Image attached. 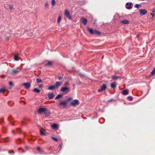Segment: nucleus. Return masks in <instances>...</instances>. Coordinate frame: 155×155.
<instances>
[{
    "label": "nucleus",
    "instance_id": "obj_34",
    "mask_svg": "<svg viewBox=\"0 0 155 155\" xmlns=\"http://www.w3.org/2000/svg\"><path fill=\"white\" fill-rule=\"evenodd\" d=\"M40 134L42 135H44L45 134L44 132L42 131L41 130H40Z\"/></svg>",
    "mask_w": 155,
    "mask_h": 155
},
{
    "label": "nucleus",
    "instance_id": "obj_30",
    "mask_svg": "<svg viewBox=\"0 0 155 155\" xmlns=\"http://www.w3.org/2000/svg\"><path fill=\"white\" fill-rule=\"evenodd\" d=\"M140 6V5L139 4H136L134 5V7L136 8H139Z\"/></svg>",
    "mask_w": 155,
    "mask_h": 155
},
{
    "label": "nucleus",
    "instance_id": "obj_5",
    "mask_svg": "<svg viewBox=\"0 0 155 155\" xmlns=\"http://www.w3.org/2000/svg\"><path fill=\"white\" fill-rule=\"evenodd\" d=\"M107 88V87L106 84H104L101 87V89L98 90V92H101L102 91H105Z\"/></svg>",
    "mask_w": 155,
    "mask_h": 155
},
{
    "label": "nucleus",
    "instance_id": "obj_7",
    "mask_svg": "<svg viewBox=\"0 0 155 155\" xmlns=\"http://www.w3.org/2000/svg\"><path fill=\"white\" fill-rule=\"evenodd\" d=\"M62 82H57L54 85L56 88H58L62 84Z\"/></svg>",
    "mask_w": 155,
    "mask_h": 155
},
{
    "label": "nucleus",
    "instance_id": "obj_12",
    "mask_svg": "<svg viewBox=\"0 0 155 155\" xmlns=\"http://www.w3.org/2000/svg\"><path fill=\"white\" fill-rule=\"evenodd\" d=\"M87 30L91 34H94V31L92 29L88 28Z\"/></svg>",
    "mask_w": 155,
    "mask_h": 155
},
{
    "label": "nucleus",
    "instance_id": "obj_23",
    "mask_svg": "<svg viewBox=\"0 0 155 155\" xmlns=\"http://www.w3.org/2000/svg\"><path fill=\"white\" fill-rule=\"evenodd\" d=\"M12 72L13 73H16L19 72V71L17 70V69H13L12 70Z\"/></svg>",
    "mask_w": 155,
    "mask_h": 155
},
{
    "label": "nucleus",
    "instance_id": "obj_18",
    "mask_svg": "<svg viewBox=\"0 0 155 155\" xmlns=\"http://www.w3.org/2000/svg\"><path fill=\"white\" fill-rule=\"evenodd\" d=\"M116 84L115 82L111 83L110 85V86L112 88H115L116 87Z\"/></svg>",
    "mask_w": 155,
    "mask_h": 155
},
{
    "label": "nucleus",
    "instance_id": "obj_39",
    "mask_svg": "<svg viewBox=\"0 0 155 155\" xmlns=\"http://www.w3.org/2000/svg\"><path fill=\"white\" fill-rule=\"evenodd\" d=\"M58 78L59 80H61V79L62 78H62V77L61 76H59L58 77Z\"/></svg>",
    "mask_w": 155,
    "mask_h": 155
},
{
    "label": "nucleus",
    "instance_id": "obj_40",
    "mask_svg": "<svg viewBox=\"0 0 155 155\" xmlns=\"http://www.w3.org/2000/svg\"><path fill=\"white\" fill-rule=\"evenodd\" d=\"M42 87V84H41L39 86V88H41Z\"/></svg>",
    "mask_w": 155,
    "mask_h": 155
},
{
    "label": "nucleus",
    "instance_id": "obj_31",
    "mask_svg": "<svg viewBox=\"0 0 155 155\" xmlns=\"http://www.w3.org/2000/svg\"><path fill=\"white\" fill-rule=\"evenodd\" d=\"M52 63L50 61H49L48 62V63L45 64L46 65H51L52 64Z\"/></svg>",
    "mask_w": 155,
    "mask_h": 155
},
{
    "label": "nucleus",
    "instance_id": "obj_36",
    "mask_svg": "<svg viewBox=\"0 0 155 155\" xmlns=\"http://www.w3.org/2000/svg\"><path fill=\"white\" fill-rule=\"evenodd\" d=\"M52 138L55 141H58V139H57L56 138L54 137H52Z\"/></svg>",
    "mask_w": 155,
    "mask_h": 155
},
{
    "label": "nucleus",
    "instance_id": "obj_29",
    "mask_svg": "<svg viewBox=\"0 0 155 155\" xmlns=\"http://www.w3.org/2000/svg\"><path fill=\"white\" fill-rule=\"evenodd\" d=\"M49 7V4L48 2H46L45 5V7L46 8H48Z\"/></svg>",
    "mask_w": 155,
    "mask_h": 155
},
{
    "label": "nucleus",
    "instance_id": "obj_42",
    "mask_svg": "<svg viewBox=\"0 0 155 155\" xmlns=\"http://www.w3.org/2000/svg\"><path fill=\"white\" fill-rule=\"evenodd\" d=\"M40 147H38L37 148V150H40Z\"/></svg>",
    "mask_w": 155,
    "mask_h": 155
},
{
    "label": "nucleus",
    "instance_id": "obj_2",
    "mask_svg": "<svg viewBox=\"0 0 155 155\" xmlns=\"http://www.w3.org/2000/svg\"><path fill=\"white\" fill-rule=\"evenodd\" d=\"M67 104V101L65 100H64L63 101H60L59 104L61 106L64 107L66 106Z\"/></svg>",
    "mask_w": 155,
    "mask_h": 155
},
{
    "label": "nucleus",
    "instance_id": "obj_32",
    "mask_svg": "<svg viewBox=\"0 0 155 155\" xmlns=\"http://www.w3.org/2000/svg\"><path fill=\"white\" fill-rule=\"evenodd\" d=\"M127 98L130 101H131L133 100V97L130 96H129L128 97H127Z\"/></svg>",
    "mask_w": 155,
    "mask_h": 155
},
{
    "label": "nucleus",
    "instance_id": "obj_28",
    "mask_svg": "<svg viewBox=\"0 0 155 155\" xmlns=\"http://www.w3.org/2000/svg\"><path fill=\"white\" fill-rule=\"evenodd\" d=\"M61 16H59L58 19V21H57L58 23H59L61 21Z\"/></svg>",
    "mask_w": 155,
    "mask_h": 155
},
{
    "label": "nucleus",
    "instance_id": "obj_8",
    "mask_svg": "<svg viewBox=\"0 0 155 155\" xmlns=\"http://www.w3.org/2000/svg\"><path fill=\"white\" fill-rule=\"evenodd\" d=\"M68 90V88L67 87H62L61 88V91L63 92H67Z\"/></svg>",
    "mask_w": 155,
    "mask_h": 155
},
{
    "label": "nucleus",
    "instance_id": "obj_37",
    "mask_svg": "<svg viewBox=\"0 0 155 155\" xmlns=\"http://www.w3.org/2000/svg\"><path fill=\"white\" fill-rule=\"evenodd\" d=\"M9 85L10 86H13L14 85V84L12 82H9Z\"/></svg>",
    "mask_w": 155,
    "mask_h": 155
},
{
    "label": "nucleus",
    "instance_id": "obj_38",
    "mask_svg": "<svg viewBox=\"0 0 155 155\" xmlns=\"http://www.w3.org/2000/svg\"><path fill=\"white\" fill-rule=\"evenodd\" d=\"M13 9V7L12 6H10L9 7V9L10 10H12Z\"/></svg>",
    "mask_w": 155,
    "mask_h": 155
},
{
    "label": "nucleus",
    "instance_id": "obj_41",
    "mask_svg": "<svg viewBox=\"0 0 155 155\" xmlns=\"http://www.w3.org/2000/svg\"><path fill=\"white\" fill-rule=\"evenodd\" d=\"M68 82H67L65 84V85L66 86H68Z\"/></svg>",
    "mask_w": 155,
    "mask_h": 155
},
{
    "label": "nucleus",
    "instance_id": "obj_3",
    "mask_svg": "<svg viewBox=\"0 0 155 155\" xmlns=\"http://www.w3.org/2000/svg\"><path fill=\"white\" fill-rule=\"evenodd\" d=\"M22 85L24 86L26 89L29 88L31 86L30 84L28 82L24 83L22 84Z\"/></svg>",
    "mask_w": 155,
    "mask_h": 155
},
{
    "label": "nucleus",
    "instance_id": "obj_11",
    "mask_svg": "<svg viewBox=\"0 0 155 155\" xmlns=\"http://www.w3.org/2000/svg\"><path fill=\"white\" fill-rule=\"evenodd\" d=\"M46 110V109L45 108H40L39 110L38 111L40 113H41L43 112H44Z\"/></svg>",
    "mask_w": 155,
    "mask_h": 155
},
{
    "label": "nucleus",
    "instance_id": "obj_6",
    "mask_svg": "<svg viewBox=\"0 0 155 155\" xmlns=\"http://www.w3.org/2000/svg\"><path fill=\"white\" fill-rule=\"evenodd\" d=\"M139 12L141 15H143L146 14L147 13V11L145 9H141L140 10Z\"/></svg>",
    "mask_w": 155,
    "mask_h": 155
},
{
    "label": "nucleus",
    "instance_id": "obj_27",
    "mask_svg": "<svg viewBox=\"0 0 155 155\" xmlns=\"http://www.w3.org/2000/svg\"><path fill=\"white\" fill-rule=\"evenodd\" d=\"M33 91L34 92H36L37 93H39L40 92V91L37 88H35L34 89Z\"/></svg>",
    "mask_w": 155,
    "mask_h": 155
},
{
    "label": "nucleus",
    "instance_id": "obj_15",
    "mask_svg": "<svg viewBox=\"0 0 155 155\" xmlns=\"http://www.w3.org/2000/svg\"><path fill=\"white\" fill-rule=\"evenodd\" d=\"M132 5V4L131 3H130V4H129L128 3H127L126 4V5H129V6H126V8L127 9H130L131 8H132V7H131V5Z\"/></svg>",
    "mask_w": 155,
    "mask_h": 155
},
{
    "label": "nucleus",
    "instance_id": "obj_35",
    "mask_svg": "<svg viewBox=\"0 0 155 155\" xmlns=\"http://www.w3.org/2000/svg\"><path fill=\"white\" fill-rule=\"evenodd\" d=\"M72 98H68L66 100V101H67V102L68 103V102L69 101H70L71 100H72Z\"/></svg>",
    "mask_w": 155,
    "mask_h": 155
},
{
    "label": "nucleus",
    "instance_id": "obj_4",
    "mask_svg": "<svg viewBox=\"0 0 155 155\" xmlns=\"http://www.w3.org/2000/svg\"><path fill=\"white\" fill-rule=\"evenodd\" d=\"M79 101L78 100H75L71 101V104L73 106H75L78 104Z\"/></svg>",
    "mask_w": 155,
    "mask_h": 155
},
{
    "label": "nucleus",
    "instance_id": "obj_45",
    "mask_svg": "<svg viewBox=\"0 0 155 155\" xmlns=\"http://www.w3.org/2000/svg\"><path fill=\"white\" fill-rule=\"evenodd\" d=\"M59 146L60 147H61V146H62V145H61V144H60V145H59Z\"/></svg>",
    "mask_w": 155,
    "mask_h": 155
},
{
    "label": "nucleus",
    "instance_id": "obj_22",
    "mask_svg": "<svg viewBox=\"0 0 155 155\" xmlns=\"http://www.w3.org/2000/svg\"><path fill=\"white\" fill-rule=\"evenodd\" d=\"M94 34L97 35H100L101 34V32L97 30H95Z\"/></svg>",
    "mask_w": 155,
    "mask_h": 155
},
{
    "label": "nucleus",
    "instance_id": "obj_19",
    "mask_svg": "<svg viewBox=\"0 0 155 155\" xmlns=\"http://www.w3.org/2000/svg\"><path fill=\"white\" fill-rule=\"evenodd\" d=\"M56 88L54 86H50L48 88V89L50 90H52Z\"/></svg>",
    "mask_w": 155,
    "mask_h": 155
},
{
    "label": "nucleus",
    "instance_id": "obj_16",
    "mask_svg": "<svg viewBox=\"0 0 155 155\" xmlns=\"http://www.w3.org/2000/svg\"><path fill=\"white\" fill-rule=\"evenodd\" d=\"M54 96V94L53 93H51L48 95V97L49 99H52Z\"/></svg>",
    "mask_w": 155,
    "mask_h": 155
},
{
    "label": "nucleus",
    "instance_id": "obj_43",
    "mask_svg": "<svg viewBox=\"0 0 155 155\" xmlns=\"http://www.w3.org/2000/svg\"><path fill=\"white\" fill-rule=\"evenodd\" d=\"M153 12H155V8L153 10Z\"/></svg>",
    "mask_w": 155,
    "mask_h": 155
},
{
    "label": "nucleus",
    "instance_id": "obj_17",
    "mask_svg": "<svg viewBox=\"0 0 155 155\" xmlns=\"http://www.w3.org/2000/svg\"><path fill=\"white\" fill-rule=\"evenodd\" d=\"M17 54H15L14 56V59L15 61H18L19 60V57Z\"/></svg>",
    "mask_w": 155,
    "mask_h": 155
},
{
    "label": "nucleus",
    "instance_id": "obj_10",
    "mask_svg": "<svg viewBox=\"0 0 155 155\" xmlns=\"http://www.w3.org/2000/svg\"><path fill=\"white\" fill-rule=\"evenodd\" d=\"M53 129H57L58 128V127L57 124H54L53 125H51Z\"/></svg>",
    "mask_w": 155,
    "mask_h": 155
},
{
    "label": "nucleus",
    "instance_id": "obj_25",
    "mask_svg": "<svg viewBox=\"0 0 155 155\" xmlns=\"http://www.w3.org/2000/svg\"><path fill=\"white\" fill-rule=\"evenodd\" d=\"M51 4L53 6H55L56 4L55 0H52Z\"/></svg>",
    "mask_w": 155,
    "mask_h": 155
},
{
    "label": "nucleus",
    "instance_id": "obj_13",
    "mask_svg": "<svg viewBox=\"0 0 155 155\" xmlns=\"http://www.w3.org/2000/svg\"><path fill=\"white\" fill-rule=\"evenodd\" d=\"M121 23H123L124 24H128L129 23V21L127 20H124L121 21Z\"/></svg>",
    "mask_w": 155,
    "mask_h": 155
},
{
    "label": "nucleus",
    "instance_id": "obj_44",
    "mask_svg": "<svg viewBox=\"0 0 155 155\" xmlns=\"http://www.w3.org/2000/svg\"><path fill=\"white\" fill-rule=\"evenodd\" d=\"M151 15H152L153 16H154V14H153V13H151Z\"/></svg>",
    "mask_w": 155,
    "mask_h": 155
},
{
    "label": "nucleus",
    "instance_id": "obj_14",
    "mask_svg": "<svg viewBox=\"0 0 155 155\" xmlns=\"http://www.w3.org/2000/svg\"><path fill=\"white\" fill-rule=\"evenodd\" d=\"M122 93L124 95H126L128 94V92L127 90H125L122 92Z\"/></svg>",
    "mask_w": 155,
    "mask_h": 155
},
{
    "label": "nucleus",
    "instance_id": "obj_20",
    "mask_svg": "<svg viewBox=\"0 0 155 155\" xmlns=\"http://www.w3.org/2000/svg\"><path fill=\"white\" fill-rule=\"evenodd\" d=\"M111 78L114 80H116L118 78H119V77H117L116 76L114 75L112 76Z\"/></svg>",
    "mask_w": 155,
    "mask_h": 155
},
{
    "label": "nucleus",
    "instance_id": "obj_1",
    "mask_svg": "<svg viewBox=\"0 0 155 155\" xmlns=\"http://www.w3.org/2000/svg\"><path fill=\"white\" fill-rule=\"evenodd\" d=\"M64 15L66 17L68 18L69 20H71L72 19L70 15V13L67 9H66L65 11Z\"/></svg>",
    "mask_w": 155,
    "mask_h": 155
},
{
    "label": "nucleus",
    "instance_id": "obj_9",
    "mask_svg": "<svg viewBox=\"0 0 155 155\" xmlns=\"http://www.w3.org/2000/svg\"><path fill=\"white\" fill-rule=\"evenodd\" d=\"M81 20L83 23V24L84 25H86V24H87V20L83 18H81Z\"/></svg>",
    "mask_w": 155,
    "mask_h": 155
},
{
    "label": "nucleus",
    "instance_id": "obj_21",
    "mask_svg": "<svg viewBox=\"0 0 155 155\" xmlns=\"http://www.w3.org/2000/svg\"><path fill=\"white\" fill-rule=\"evenodd\" d=\"M6 90V89L5 88H3L0 89V93H3Z\"/></svg>",
    "mask_w": 155,
    "mask_h": 155
},
{
    "label": "nucleus",
    "instance_id": "obj_26",
    "mask_svg": "<svg viewBox=\"0 0 155 155\" xmlns=\"http://www.w3.org/2000/svg\"><path fill=\"white\" fill-rule=\"evenodd\" d=\"M36 81L38 83H41L42 82V80L41 79L39 78L37 79Z\"/></svg>",
    "mask_w": 155,
    "mask_h": 155
},
{
    "label": "nucleus",
    "instance_id": "obj_33",
    "mask_svg": "<svg viewBox=\"0 0 155 155\" xmlns=\"http://www.w3.org/2000/svg\"><path fill=\"white\" fill-rule=\"evenodd\" d=\"M151 74L152 75H154L155 74V66L153 71L151 72Z\"/></svg>",
    "mask_w": 155,
    "mask_h": 155
},
{
    "label": "nucleus",
    "instance_id": "obj_24",
    "mask_svg": "<svg viewBox=\"0 0 155 155\" xmlns=\"http://www.w3.org/2000/svg\"><path fill=\"white\" fill-rule=\"evenodd\" d=\"M62 95L61 94H58L57 96L55 98V99H59L62 97Z\"/></svg>",
    "mask_w": 155,
    "mask_h": 155
}]
</instances>
